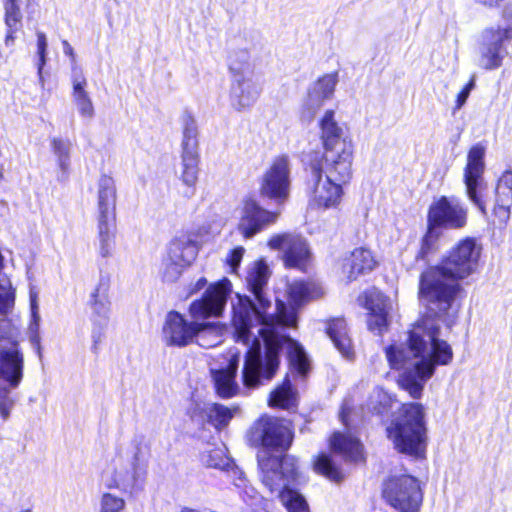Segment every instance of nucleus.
<instances>
[{"mask_svg":"<svg viewBox=\"0 0 512 512\" xmlns=\"http://www.w3.org/2000/svg\"><path fill=\"white\" fill-rule=\"evenodd\" d=\"M481 246L474 238L460 240L441 265L429 267L420 275L419 297L428 314L413 325L406 342L391 345L386 357L393 369H402L398 383L414 399L422 395L424 384L437 365H448L453 350L439 339L441 320L448 327L454 324L457 309L455 299L461 290L458 283L476 271Z\"/></svg>","mask_w":512,"mask_h":512,"instance_id":"1","label":"nucleus"},{"mask_svg":"<svg viewBox=\"0 0 512 512\" xmlns=\"http://www.w3.org/2000/svg\"><path fill=\"white\" fill-rule=\"evenodd\" d=\"M269 277L268 265L263 260L255 261L246 277L255 301L248 296H239L237 304L233 305L235 340L247 348L242 370V381L247 388H256L275 376L282 350H286L292 373L305 377L310 368L303 347L281 333L285 327L296 326L295 309L277 300L275 314H265L271 305L264 293Z\"/></svg>","mask_w":512,"mask_h":512,"instance_id":"2","label":"nucleus"},{"mask_svg":"<svg viewBox=\"0 0 512 512\" xmlns=\"http://www.w3.org/2000/svg\"><path fill=\"white\" fill-rule=\"evenodd\" d=\"M230 292L228 280L210 285L201 299L190 304L188 320L177 311H170L162 328L163 340L168 346L185 347L195 341L200 329L199 320L221 315Z\"/></svg>","mask_w":512,"mask_h":512,"instance_id":"3","label":"nucleus"},{"mask_svg":"<svg viewBox=\"0 0 512 512\" xmlns=\"http://www.w3.org/2000/svg\"><path fill=\"white\" fill-rule=\"evenodd\" d=\"M257 460L261 483L270 496L279 498L288 512H309L305 498L292 488L299 477L296 458L291 455L277 457L261 451Z\"/></svg>","mask_w":512,"mask_h":512,"instance_id":"4","label":"nucleus"},{"mask_svg":"<svg viewBox=\"0 0 512 512\" xmlns=\"http://www.w3.org/2000/svg\"><path fill=\"white\" fill-rule=\"evenodd\" d=\"M394 448L403 454L422 458L427 447L424 407L420 403L404 404L386 428Z\"/></svg>","mask_w":512,"mask_h":512,"instance_id":"5","label":"nucleus"},{"mask_svg":"<svg viewBox=\"0 0 512 512\" xmlns=\"http://www.w3.org/2000/svg\"><path fill=\"white\" fill-rule=\"evenodd\" d=\"M352 177V166L343 174L338 164L330 166L324 163L310 165V177L307 182L309 191V206L316 210L337 209L343 197V185Z\"/></svg>","mask_w":512,"mask_h":512,"instance_id":"6","label":"nucleus"},{"mask_svg":"<svg viewBox=\"0 0 512 512\" xmlns=\"http://www.w3.org/2000/svg\"><path fill=\"white\" fill-rule=\"evenodd\" d=\"M320 138L324 148V163L338 164L343 174L352 166L353 146L345 129L335 120V112L327 110L320 120Z\"/></svg>","mask_w":512,"mask_h":512,"instance_id":"7","label":"nucleus"},{"mask_svg":"<svg viewBox=\"0 0 512 512\" xmlns=\"http://www.w3.org/2000/svg\"><path fill=\"white\" fill-rule=\"evenodd\" d=\"M198 251L197 242L189 236L182 235L172 239L167 245L159 268L162 281H177L184 270L195 261Z\"/></svg>","mask_w":512,"mask_h":512,"instance_id":"8","label":"nucleus"},{"mask_svg":"<svg viewBox=\"0 0 512 512\" xmlns=\"http://www.w3.org/2000/svg\"><path fill=\"white\" fill-rule=\"evenodd\" d=\"M383 497L398 512H419L423 494L416 478L409 475L390 477L383 484Z\"/></svg>","mask_w":512,"mask_h":512,"instance_id":"9","label":"nucleus"},{"mask_svg":"<svg viewBox=\"0 0 512 512\" xmlns=\"http://www.w3.org/2000/svg\"><path fill=\"white\" fill-rule=\"evenodd\" d=\"M293 440V433L288 424L274 417H261L249 431L252 446H262L279 451L288 450Z\"/></svg>","mask_w":512,"mask_h":512,"instance_id":"10","label":"nucleus"},{"mask_svg":"<svg viewBox=\"0 0 512 512\" xmlns=\"http://www.w3.org/2000/svg\"><path fill=\"white\" fill-rule=\"evenodd\" d=\"M290 174V158L287 155L275 157L262 175L259 188L260 194L278 204L284 203L290 195Z\"/></svg>","mask_w":512,"mask_h":512,"instance_id":"11","label":"nucleus"},{"mask_svg":"<svg viewBox=\"0 0 512 512\" xmlns=\"http://www.w3.org/2000/svg\"><path fill=\"white\" fill-rule=\"evenodd\" d=\"M110 281L101 276L93 291L90 293L88 305L91 309L92 341L96 350L101 343L104 330L108 326L111 313V301L109 298Z\"/></svg>","mask_w":512,"mask_h":512,"instance_id":"12","label":"nucleus"},{"mask_svg":"<svg viewBox=\"0 0 512 512\" xmlns=\"http://www.w3.org/2000/svg\"><path fill=\"white\" fill-rule=\"evenodd\" d=\"M278 215L277 212L263 208L255 199H245L240 209L237 229L245 239H251L276 223Z\"/></svg>","mask_w":512,"mask_h":512,"instance_id":"13","label":"nucleus"},{"mask_svg":"<svg viewBox=\"0 0 512 512\" xmlns=\"http://www.w3.org/2000/svg\"><path fill=\"white\" fill-rule=\"evenodd\" d=\"M467 223V209L457 199L441 197L433 203L428 213L431 227L463 228Z\"/></svg>","mask_w":512,"mask_h":512,"instance_id":"14","label":"nucleus"},{"mask_svg":"<svg viewBox=\"0 0 512 512\" xmlns=\"http://www.w3.org/2000/svg\"><path fill=\"white\" fill-rule=\"evenodd\" d=\"M268 245L284 252V261L288 267L303 269L310 256L306 240L298 235H276L269 240Z\"/></svg>","mask_w":512,"mask_h":512,"instance_id":"15","label":"nucleus"},{"mask_svg":"<svg viewBox=\"0 0 512 512\" xmlns=\"http://www.w3.org/2000/svg\"><path fill=\"white\" fill-rule=\"evenodd\" d=\"M24 355L17 342L0 345V379L11 389L19 386L23 378Z\"/></svg>","mask_w":512,"mask_h":512,"instance_id":"16","label":"nucleus"},{"mask_svg":"<svg viewBox=\"0 0 512 512\" xmlns=\"http://www.w3.org/2000/svg\"><path fill=\"white\" fill-rule=\"evenodd\" d=\"M240 362V353L231 349L228 353V363L225 367L211 369V375L214 382L216 393L221 398H231L239 391L236 382V374Z\"/></svg>","mask_w":512,"mask_h":512,"instance_id":"17","label":"nucleus"},{"mask_svg":"<svg viewBox=\"0 0 512 512\" xmlns=\"http://www.w3.org/2000/svg\"><path fill=\"white\" fill-rule=\"evenodd\" d=\"M260 93L261 88L253 77L233 78L229 94L230 105L238 112L249 110Z\"/></svg>","mask_w":512,"mask_h":512,"instance_id":"18","label":"nucleus"},{"mask_svg":"<svg viewBox=\"0 0 512 512\" xmlns=\"http://www.w3.org/2000/svg\"><path fill=\"white\" fill-rule=\"evenodd\" d=\"M509 34H490L480 46L478 65L485 70L498 69L507 56L506 42Z\"/></svg>","mask_w":512,"mask_h":512,"instance_id":"19","label":"nucleus"},{"mask_svg":"<svg viewBox=\"0 0 512 512\" xmlns=\"http://www.w3.org/2000/svg\"><path fill=\"white\" fill-rule=\"evenodd\" d=\"M117 190L111 176L102 175L97 183V220H116Z\"/></svg>","mask_w":512,"mask_h":512,"instance_id":"20","label":"nucleus"},{"mask_svg":"<svg viewBox=\"0 0 512 512\" xmlns=\"http://www.w3.org/2000/svg\"><path fill=\"white\" fill-rule=\"evenodd\" d=\"M494 194V214L500 222L506 223L510 217L512 206V170L508 169L502 173L497 181Z\"/></svg>","mask_w":512,"mask_h":512,"instance_id":"21","label":"nucleus"},{"mask_svg":"<svg viewBox=\"0 0 512 512\" xmlns=\"http://www.w3.org/2000/svg\"><path fill=\"white\" fill-rule=\"evenodd\" d=\"M72 86L73 101L81 117L85 119H92L94 117V106L92 100L85 90L87 80L84 77L82 70L76 65L72 68Z\"/></svg>","mask_w":512,"mask_h":512,"instance_id":"22","label":"nucleus"},{"mask_svg":"<svg viewBox=\"0 0 512 512\" xmlns=\"http://www.w3.org/2000/svg\"><path fill=\"white\" fill-rule=\"evenodd\" d=\"M326 333L344 358L347 360L354 359V348L348 335L347 324L343 318H334L327 321Z\"/></svg>","mask_w":512,"mask_h":512,"instance_id":"23","label":"nucleus"},{"mask_svg":"<svg viewBox=\"0 0 512 512\" xmlns=\"http://www.w3.org/2000/svg\"><path fill=\"white\" fill-rule=\"evenodd\" d=\"M338 83V73H330L319 78L310 88L307 97V106L311 110L319 109L323 103L331 99Z\"/></svg>","mask_w":512,"mask_h":512,"instance_id":"24","label":"nucleus"},{"mask_svg":"<svg viewBox=\"0 0 512 512\" xmlns=\"http://www.w3.org/2000/svg\"><path fill=\"white\" fill-rule=\"evenodd\" d=\"M330 445L346 461L357 462L363 459L362 444L350 433L335 432L330 439Z\"/></svg>","mask_w":512,"mask_h":512,"instance_id":"25","label":"nucleus"},{"mask_svg":"<svg viewBox=\"0 0 512 512\" xmlns=\"http://www.w3.org/2000/svg\"><path fill=\"white\" fill-rule=\"evenodd\" d=\"M375 260L371 251L358 248L355 249L349 257L345 258L343 263V272L347 274L349 280L356 279L358 275L373 270Z\"/></svg>","mask_w":512,"mask_h":512,"instance_id":"26","label":"nucleus"},{"mask_svg":"<svg viewBox=\"0 0 512 512\" xmlns=\"http://www.w3.org/2000/svg\"><path fill=\"white\" fill-rule=\"evenodd\" d=\"M485 148L481 144H476L468 152L467 164L464 169V184L471 186L474 180L484 179Z\"/></svg>","mask_w":512,"mask_h":512,"instance_id":"27","label":"nucleus"},{"mask_svg":"<svg viewBox=\"0 0 512 512\" xmlns=\"http://www.w3.org/2000/svg\"><path fill=\"white\" fill-rule=\"evenodd\" d=\"M201 416L212 424L216 429L220 430L228 425L233 418L234 413L238 410L236 407L231 409L218 403H204L199 407Z\"/></svg>","mask_w":512,"mask_h":512,"instance_id":"28","label":"nucleus"},{"mask_svg":"<svg viewBox=\"0 0 512 512\" xmlns=\"http://www.w3.org/2000/svg\"><path fill=\"white\" fill-rule=\"evenodd\" d=\"M51 149L59 168L57 179L65 181L70 170L72 143L68 139L54 137L51 139Z\"/></svg>","mask_w":512,"mask_h":512,"instance_id":"29","label":"nucleus"},{"mask_svg":"<svg viewBox=\"0 0 512 512\" xmlns=\"http://www.w3.org/2000/svg\"><path fill=\"white\" fill-rule=\"evenodd\" d=\"M199 155L190 153H181V171L180 179L187 186L185 195L191 197L195 193V185L198 180Z\"/></svg>","mask_w":512,"mask_h":512,"instance_id":"30","label":"nucleus"},{"mask_svg":"<svg viewBox=\"0 0 512 512\" xmlns=\"http://www.w3.org/2000/svg\"><path fill=\"white\" fill-rule=\"evenodd\" d=\"M116 220H97L98 252L102 258L112 256L115 248Z\"/></svg>","mask_w":512,"mask_h":512,"instance_id":"31","label":"nucleus"},{"mask_svg":"<svg viewBox=\"0 0 512 512\" xmlns=\"http://www.w3.org/2000/svg\"><path fill=\"white\" fill-rule=\"evenodd\" d=\"M228 67L233 78L253 77L254 63L247 50L232 51L228 57Z\"/></svg>","mask_w":512,"mask_h":512,"instance_id":"32","label":"nucleus"},{"mask_svg":"<svg viewBox=\"0 0 512 512\" xmlns=\"http://www.w3.org/2000/svg\"><path fill=\"white\" fill-rule=\"evenodd\" d=\"M182 131V153L198 154V129L196 120L191 113L185 111L181 116Z\"/></svg>","mask_w":512,"mask_h":512,"instance_id":"33","label":"nucleus"},{"mask_svg":"<svg viewBox=\"0 0 512 512\" xmlns=\"http://www.w3.org/2000/svg\"><path fill=\"white\" fill-rule=\"evenodd\" d=\"M269 404L284 409H289L296 405V393L288 378L271 393Z\"/></svg>","mask_w":512,"mask_h":512,"instance_id":"34","label":"nucleus"},{"mask_svg":"<svg viewBox=\"0 0 512 512\" xmlns=\"http://www.w3.org/2000/svg\"><path fill=\"white\" fill-rule=\"evenodd\" d=\"M466 194L468 199L481 211L482 214L486 215V207L488 204V185L484 179L474 180L471 182V186L465 185Z\"/></svg>","mask_w":512,"mask_h":512,"instance_id":"35","label":"nucleus"},{"mask_svg":"<svg viewBox=\"0 0 512 512\" xmlns=\"http://www.w3.org/2000/svg\"><path fill=\"white\" fill-rule=\"evenodd\" d=\"M222 333L223 329L219 326L200 323V329L194 342L203 348H212L222 342Z\"/></svg>","mask_w":512,"mask_h":512,"instance_id":"36","label":"nucleus"},{"mask_svg":"<svg viewBox=\"0 0 512 512\" xmlns=\"http://www.w3.org/2000/svg\"><path fill=\"white\" fill-rule=\"evenodd\" d=\"M201 461L204 465L211 468L227 471H229V469H236L233 467L231 459L226 455L224 447H218L203 452Z\"/></svg>","mask_w":512,"mask_h":512,"instance_id":"37","label":"nucleus"},{"mask_svg":"<svg viewBox=\"0 0 512 512\" xmlns=\"http://www.w3.org/2000/svg\"><path fill=\"white\" fill-rule=\"evenodd\" d=\"M314 468L318 473L332 481L339 482L343 479V474L340 469L326 454H321L317 457Z\"/></svg>","mask_w":512,"mask_h":512,"instance_id":"38","label":"nucleus"},{"mask_svg":"<svg viewBox=\"0 0 512 512\" xmlns=\"http://www.w3.org/2000/svg\"><path fill=\"white\" fill-rule=\"evenodd\" d=\"M289 295L295 305L318 296L314 290V285L302 281H296L289 287Z\"/></svg>","mask_w":512,"mask_h":512,"instance_id":"39","label":"nucleus"},{"mask_svg":"<svg viewBox=\"0 0 512 512\" xmlns=\"http://www.w3.org/2000/svg\"><path fill=\"white\" fill-rule=\"evenodd\" d=\"M366 308L370 313H388V298L379 290L373 288L366 293Z\"/></svg>","mask_w":512,"mask_h":512,"instance_id":"40","label":"nucleus"},{"mask_svg":"<svg viewBox=\"0 0 512 512\" xmlns=\"http://www.w3.org/2000/svg\"><path fill=\"white\" fill-rule=\"evenodd\" d=\"M5 11V23L10 29H18L22 20L21 0H2Z\"/></svg>","mask_w":512,"mask_h":512,"instance_id":"41","label":"nucleus"},{"mask_svg":"<svg viewBox=\"0 0 512 512\" xmlns=\"http://www.w3.org/2000/svg\"><path fill=\"white\" fill-rule=\"evenodd\" d=\"M133 474H132V488L141 489L145 477H146V463L142 459L141 452L138 450L134 455V461L132 463Z\"/></svg>","mask_w":512,"mask_h":512,"instance_id":"42","label":"nucleus"},{"mask_svg":"<svg viewBox=\"0 0 512 512\" xmlns=\"http://www.w3.org/2000/svg\"><path fill=\"white\" fill-rule=\"evenodd\" d=\"M232 473L233 475L237 476V478L234 480V485L242 490L240 492L242 498L246 501L247 497L252 501L251 505L255 504L259 499L256 490L247 484V481L240 470L232 469Z\"/></svg>","mask_w":512,"mask_h":512,"instance_id":"43","label":"nucleus"},{"mask_svg":"<svg viewBox=\"0 0 512 512\" xmlns=\"http://www.w3.org/2000/svg\"><path fill=\"white\" fill-rule=\"evenodd\" d=\"M435 227L429 225V230L423 237L421 247L416 255V259L426 260L427 256L436 250L438 235L434 232Z\"/></svg>","mask_w":512,"mask_h":512,"instance_id":"44","label":"nucleus"},{"mask_svg":"<svg viewBox=\"0 0 512 512\" xmlns=\"http://www.w3.org/2000/svg\"><path fill=\"white\" fill-rule=\"evenodd\" d=\"M125 501L111 493H104L100 499V512H123Z\"/></svg>","mask_w":512,"mask_h":512,"instance_id":"45","label":"nucleus"},{"mask_svg":"<svg viewBox=\"0 0 512 512\" xmlns=\"http://www.w3.org/2000/svg\"><path fill=\"white\" fill-rule=\"evenodd\" d=\"M30 310H31V322L29 330L33 334L32 341H38V330L40 327V314L38 305V295L36 292H30Z\"/></svg>","mask_w":512,"mask_h":512,"instance_id":"46","label":"nucleus"},{"mask_svg":"<svg viewBox=\"0 0 512 512\" xmlns=\"http://www.w3.org/2000/svg\"><path fill=\"white\" fill-rule=\"evenodd\" d=\"M388 313H370L368 318V328L374 333L382 334L387 328Z\"/></svg>","mask_w":512,"mask_h":512,"instance_id":"47","label":"nucleus"},{"mask_svg":"<svg viewBox=\"0 0 512 512\" xmlns=\"http://www.w3.org/2000/svg\"><path fill=\"white\" fill-rule=\"evenodd\" d=\"M46 49H47V41L44 34H41L38 38L37 42V57L38 60L36 62V66L38 69V75L39 79L42 82L43 76H42V70L44 65L46 64Z\"/></svg>","mask_w":512,"mask_h":512,"instance_id":"48","label":"nucleus"},{"mask_svg":"<svg viewBox=\"0 0 512 512\" xmlns=\"http://www.w3.org/2000/svg\"><path fill=\"white\" fill-rule=\"evenodd\" d=\"M476 77L473 75L470 81L463 87V89L458 93L455 106L453 108V113L460 110L466 103L471 91L475 88Z\"/></svg>","mask_w":512,"mask_h":512,"instance_id":"49","label":"nucleus"},{"mask_svg":"<svg viewBox=\"0 0 512 512\" xmlns=\"http://www.w3.org/2000/svg\"><path fill=\"white\" fill-rule=\"evenodd\" d=\"M13 405L14 401L10 397V390L8 388H0V414L3 419L9 417Z\"/></svg>","mask_w":512,"mask_h":512,"instance_id":"50","label":"nucleus"},{"mask_svg":"<svg viewBox=\"0 0 512 512\" xmlns=\"http://www.w3.org/2000/svg\"><path fill=\"white\" fill-rule=\"evenodd\" d=\"M245 249L243 247H236L231 251V253L228 256L227 263L231 267L232 271L235 272L236 269L239 267L240 262L243 258Z\"/></svg>","mask_w":512,"mask_h":512,"instance_id":"51","label":"nucleus"},{"mask_svg":"<svg viewBox=\"0 0 512 512\" xmlns=\"http://www.w3.org/2000/svg\"><path fill=\"white\" fill-rule=\"evenodd\" d=\"M207 284V280L202 277L200 278L190 289V294L196 293L203 289Z\"/></svg>","mask_w":512,"mask_h":512,"instance_id":"52","label":"nucleus"},{"mask_svg":"<svg viewBox=\"0 0 512 512\" xmlns=\"http://www.w3.org/2000/svg\"><path fill=\"white\" fill-rule=\"evenodd\" d=\"M347 411H348V407H347V404L344 403L342 408H341V412H340V419L342 421V423L347 426Z\"/></svg>","mask_w":512,"mask_h":512,"instance_id":"53","label":"nucleus"},{"mask_svg":"<svg viewBox=\"0 0 512 512\" xmlns=\"http://www.w3.org/2000/svg\"><path fill=\"white\" fill-rule=\"evenodd\" d=\"M64 52H65V54L71 56L72 62L74 63L75 62V58H74V54H73V49H72V47L67 42H64Z\"/></svg>","mask_w":512,"mask_h":512,"instance_id":"54","label":"nucleus"},{"mask_svg":"<svg viewBox=\"0 0 512 512\" xmlns=\"http://www.w3.org/2000/svg\"><path fill=\"white\" fill-rule=\"evenodd\" d=\"M369 409H370V410H372V411H374V412H377V413H380V412H381V409H380V407H379L378 405H373V406H371V405L369 404Z\"/></svg>","mask_w":512,"mask_h":512,"instance_id":"55","label":"nucleus"},{"mask_svg":"<svg viewBox=\"0 0 512 512\" xmlns=\"http://www.w3.org/2000/svg\"><path fill=\"white\" fill-rule=\"evenodd\" d=\"M13 39H14V38H13L12 34H7V36H6V38H5V43H6L7 45H9L11 42H13Z\"/></svg>","mask_w":512,"mask_h":512,"instance_id":"56","label":"nucleus"},{"mask_svg":"<svg viewBox=\"0 0 512 512\" xmlns=\"http://www.w3.org/2000/svg\"><path fill=\"white\" fill-rule=\"evenodd\" d=\"M374 394H375L378 398H380V397L382 396V393H381V391H379V390L374 391Z\"/></svg>","mask_w":512,"mask_h":512,"instance_id":"57","label":"nucleus"},{"mask_svg":"<svg viewBox=\"0 0 512 512\" xmlns=\"http://www.w3.org/2000/svg\"><path fill=\"white\" fill-rule=\"evenodd\" d=\"M3 171L2 169L0 168V184L2 183V180H3Z\"/></svg>","mask_w":512,"mask_h":512,"instance_id":"58","label":"nucleus"},{"mask_svg":"<svg viewBox=\"0 0 512 512\" xmlns=\"http://www.w3.org/2000/svg\"><path fill=\"white\" fill-rule=\"evenodd\" d=\"M31 5H32V4H31V1H30V0H28L27 7L29 8Z\"/></svg>","mask_w":512,"mask_h":512,"instance_id":"59","label":"nucleus"}]
</instances>
